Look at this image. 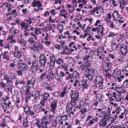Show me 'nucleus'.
I'll return each mask as SVG.
<instances>
[{
    "label": "nucleus",
    "mask_w": 128,
    "mask_h": 128,
    "mask_svg": "<svg viewBox=\"0 0 128 128\" xmlns=\"http://www.w3.org/2000/svg\"><path fill=\"white\" fill-rule=\"evenodd\" d=\"M16 77L15 74L10 72L6 74L4 76V78L6 80L7 83L9 84L12 83L13 80L16 79Z\"/></svg>",
    "instance_id": "f257e3e1"
},
{
    "label": "nucleus",
    "mask_w": 128,
    "mask_h": 128,
    "mask_svg": "<svg viewBox=\"0 0 128 128\" xmlns=\"http://www.w3.org/2000/svg\"><path fill=\"white\" fill-rule=\"evenodd\" d=\"M31 50L34 52H38L39 51L42 50L44 49L43 46L40 43H37L34 44L31 47Z\"/></svg>",
    "instance_id": "f03ea898"
},
{
    "label": "nucleus",
    "mask_w": 128,
    "mask_h": 128,
    "mask_svg": "<svg viewBox=\"0 0 128 128\" xmlns=\"http://www.w3.org/2000/svg\"><path fill=\"white\" fill-rule=\"evenodd\" d=\"M40 68L38 60L36 59H34L32 61V66L31 67V70L36 72Z\"/></svg>",
    "instance_id": "7ed1b4c3"
},
{
    "label": "nucleus",
    "mask_w": 128,
    "mask_h": 128,
    "mask_svg": "<svg viewBox=\"0 0 128 128\" xmlns=\"http://www.w3.org/2000/svg\"><path fill=\"white\" fill-rule=\"evenodd\" d=\"M39 62L42 67H44L47 62V58L44 54H40L39 58Z\"/></svg>",
    "instance_id": "20e7f679"
},
{
    "label": "nucleus",
    "mask_w": 128,
    "mask_h": 128,
    "mask_svg": "<svg viewBox=\"0 0 128 128\" xmlns=\"http://www.w3.org/2000/svg\"><path fill=\"white\" fill-rule=\"evenodd\" d=\"M51 99L52 100V101L50 105V106L51 107V111L54 112L56 108V97L55 93L51 98Z\"/></svg>",
    "instance_id": "39448f33"
},
{
    "label": "nucleus",
    "mask_w": 128,
    "mask_h": 128,
    "mask_svg": "<svg viewBox=\"0 0 128 128\" xmlns=\"http://www.w3.org/2000/svg\"><path fill=\"white\" fill-rule=\"evenodd\" d=\"M94 70L93 69H92L90 71L88 72L87 74L85 75V77L88 78L90 80H92L94 75Z\"/></svg>",
    "instance_id": "423d86ee"
},
{
    "label": "nucleus",
    "mask_w": 128,
    "mask_h": 128,
    "mask_svg": "<svg viewBox=\"0 0 128 128\" xmlns=\"http://www.w3.org/2000/svg\"><path fill=\"white\" fill-rule=\"evenodd\" d=\"M17 65L18 68L22 71L26 70L28 67L27 64L24 63H19Z\"/></svg>",
    "instance_id": "0eeeda50"
},
{
    "label": "nucleus",
    "mask_w": 128,
    "mask_h": 128,
    "mask_svg": "<svg viewBox=\"0 0 128 128\" xmlns=\"http://www.w3.org/2000/svg\"><path fill=\"white\" fill-rule=\"evenodd\" d=\"M56 61V58L53 55L50 57V63L49 67L52 69L54 66L55 62Z\"/></svg>",
    "instance_id": "6e6552de"
},
{
    "label": "nucleus",
    "mask_w": 128,
    "mask_h": 128,
    "mask_svg": "<svg viewBox=\"0 0 128 128\" xmlns=\"http://www.w3.org/2000/svg\"><path fill=\"white\" fill-rule=\"evenodd\" d=\"M127 46L124 44L121 46L120 51L121 52V54L122 56H125L127 52Z\"/></svg>",
    "instance_id": "1a4fd4ad"
},
{
    "label": "nucleus",
    "mask_w": 128,
    "mask_h": 128,
    "mask_svg": "<svg viewBox=\"0 0 128 128\" xmlns=\"http://www.w3.org/2000/svg\"><path fill=\"white\" fill-rule=\"evenodd\" d=\"M36 80L34 77H32L29 80H28L27 82V85L31 86L32 87H33L35 84Z\"/></svg>",
    "instance_id": "9d476101"
},
{
    "label": "nucleus",
    "mask_w": 128,
    "mask_h": 128,
    "mask_svg": "<svg viewBox=\"0 0 128 128\" xmlns=\"http://www.w3.org/2000/svg\"><path fill=\"white\" fill-rule=\"evenodd\" d=\"M107 122L108 120H106L105 117H104L101 119L100 122V126H105L106 125Z\"/></svg>",
    "instance_id": "9b49d317"
},
{
    "label": "nucleus",
    "mask_w": 128,
    "mask_h": 128,
    "mask_svg": "<svg viewBox=\"0 0 128 128\" xmlns=\"http://www.w3.org/2000/svg\"><path fill=\"white\" fill-rule=\"evenodd\" d=\"M2 55L3 56L2 58L4 59H6L7 60H10V55L7 52L4 51L2 54Z\"/></svg>",
    "instance_id": "f8f14e48"
},
{
    "label": "nucleus",
    "mask_w": 128,
    "mask_h": 128,
    "mask_svg": "<svg viewBox=\"0 0 128 128\" xmlns=\"http://www.w3.org/2000/svg\"><path fill=\"white\" fill-rule=\"evenodd\" d=\"M112 16L115 21H118V20L117 19V18H119L120 15L118 12L115 11L113 13Z\"/></svg>",
    "instance_id": "ddd939ff"
},
{
    "label": "nucleus",
    "mask_w": 128,
    "mask_h": 128,
    "mask_svg": "<svg viewBox=\"0 0 128 128\" xmlns=\"http://www.w3.org/2000/svg\"><path fill=\"white\" fill-rule=\"evenodd\" d=\"M32 5L34 7H35L36 6H38V7H42V5L41 4L40 1L37 0L36 1L34 0L32 3Z\"/></svg>",
    "instance_id": "4468645a"
},
{
    "label": "nucleus",
    "mask_w": 128,
    "mask_h": 128,
    "mask_svg": "<svg viewBox=\"0 0 128 128\" xmlns=\"http://www.w3.org/2000/svg\"><path fill=\"white\" fill-rule=\"evenodd\" d=\"M49 119L48 118L44 117L41 120V122L42 124H44L46 126L48 124H49Z\"/></svg>",
    "instance_id": "2eb2a0df"
},
{
    "label": "nucleus",
    "mask_w": 128,
    "mask_h": 128,
    "mask_svg": "<svg viewBox=\"0 0 128 128\" xmlns=\"http://www.w3.org/2000/svg\"><path fill=\"white\" fill-rule=\"evenodd\" d=\"M103 78L102 77L100 76L99 78V80L96 82V87H98L102 86V85L103 82L102 81Z\"/></svg>",
    "instance_id": "dca6fc26"
},
{
    "label": "nucleus",
    "mask_w": 128,
    "mask_h": 128,
    "mask_svg": "<svg viewBox=\"0 0 128 128\" xmlns=\"http://www.w3.org/2000/svg\"><path fill=\"white\" fill-rule=\"evenodd\" d=\"M40 93L39 91H37L34 94V101L36 102L40 99Z\"/></svg>",
    "instance_id": "f3484780"
},
{
    "label": "nucleus",
    "mask_w": 128,
    "mask_h": 128,
    "mask_svg": "<svg viewBox=\"0 0 128 128\" xmlns=\"http://www.w3.org/2000/svg\"><path fill=\"white\" fill-rule=\"evenodd\" d=\"M79 96L78 93L76 91H74V92L71 94V98L78 100Z\"/></svg>",
    "instance_id": "a211bd4d"
},
{
    "label": "nucleus",
    "mask_w": 128,
    "mask_h": 128,
    "mask_svg": "<svg viewBox=\"0 0 128 128\" xmlns=\"http://www.w3.org/2000/svg\"><path fill=\"white\" fill-rule=\"evenodd\" d=\"M37 40V38H36V37L33 38L31 37L28 39V41L29 43L30 44H35V40Z\"/></svg>",
    "instance_id": "6ab92c4d"
},
{
    "label": "nucleus",
    "mask_w": 128,
    "mask_h": 128,
    "mask_svg": "<svg viewBox=\"0 0 128 128\" xmlns=\"http://www.w3.org/2000/svg\"><path fill=\"white\" fill-rule=\"evenodd\" d=\"M23 125L25 128H28V120L26 118H23Z\"/></svg>",
    "instance_id": "aec40b11"
},
{
    "label": "nucleus",
    "mask_w": 128,
    "mask_h": 128,
    "mask_svg": "<svg viewBox=\"0 0 128 128\" xmlns=\"http://www.w3.org/2000/svg\"><path fill=\"white\" fill-rule=\"evenodd\" d=\"M54 74L53 73V71H51L49 72L47 76V78L48 80H52L54 77Z\"/></svg>",
    "instance_id": "412c9836"
},
{
    "label": "nucleus",
    "mask_w": 128,
    "mask_h": 128,
    "mask_svg": "<svg viewBox=\"0 0 128 128\" xmlns=\"http://www.w3.org/2000/svg\"><path fill=\"white\" fill-rule=\"evenodd\" d=\"M81 85H82V86H80V84L79 83L78 84V85L79 86L83 88L86 89L87 88L88 86H85L86 85L87 83L86 82V81H82L81 82Z\"/></svg>",
    "instance_id": "4be33fe9"
},
{
    "label": "nucleus",
    "mask_w": 128,
    "mask_h": 128,
    "mask_svg": "<svg viewBox=\"0 0 128 128\" xmlns=\"http://www.w3.org/2000/svg\"><path fill=\"white\" fill-rule=\"evenodd\" d=\"M26 114L27 116H32L34 115L35 113L33 111L31 110L30 109L28 110V112L26 111Z\"/></svg>",
    "instance_id": "5701e85b"
},
{
    "label": "nucleus",
    "mask_w": 128,
    "mask_h": 128,
    "mask_svg": "<svg viewBox=\"0 0 128 128\" xmlns=\"http://www.w3.org/2000/svg\"><path fill=\"white\" fill-rule=\"evenodd\" d=\"M80 68L82 71H85L86 72H88L90 71V70H92L91 69H88L83 65H82Z\"/></svg>",
    "instance_id": "b1692460"
},
{
    "label": "nucleus",
    "mask_w": 128,
    "mask_h": 128,
    "mask_svg": "<svg viewBox=\"0 0 128 128\" xmlns=\"http://www.w3.org/2000/svg\"><path fill=\"white\" fill-rule=\"evenodd\" d=\"M88 69H91L90 68V66H91V64L90 63V62H85L83 64Z\"/></svg>",
    "instance_id": "393cba45"
},
{
    "label": "nucleus",
    "mask_w": 128,
    "mask_h": 128,
    "mask_svg": "<svg viewBox=\"0 0 128 128\" xmlns=\"http://www.w3.org/2000/svg\"><path fill=\"white\" fill-rule=\"evenodd\" d=\"M44 96L43 99L46 101L49 98L50 96L49 94L48 93H46L45 94H43Z\"/></svg>",
    "instance_id": "a878e982"
},
{
    "label": "nucleus",
    "mask_w": 128,
    "mask_h": 128,
    "mask_svg": "<svg viewBox=\"0 0 128 128\" xmlns=\"http://www.w3.org/2000/svg\"><path fill=\"white\" fill-rule=\"evenodd\" d=\"M21 55V54L19 51H16L14 52V56L16 58H20Z\"/></svg>",
    "instance_id": "bb28decb"
},
{
    "label": "nucleus",
    "mask_w": 128,
    "mask_h": 128,
    "mask_svg": "<svg viewBox=\"0 0 128 128\" xmlns=\"http://www.w3.org/2000/svg\"><path fill=\"white\" fill-rule=\"evenodd\" d=\"M19 32L18 30L16 29H15L14 30H12L10 32L12 34H13V36H14L16 34H17Z\"/></svg>",
    "instance_id": "cd10ccee"
},
{
    "label": "nucleus",
    "mask_w": 128,
    "mask_h": 128,
    "mask_svg": "<svg viewBox=\"0 0 128 128\" xmlns=\"http://www.w3.org/2000/svg\"><path fill=\"white\" fill-rule=\"evenodd\" d=\"M6 85H7V84L4 83L3 82H0V87H1L2 88H5Z\"/></svg>",
    "instance_id": "c85d7f7f"
},
{
    "label": "nucleus",
    "mask_w": 128,
    "mask_h": 128,
    "mask_svg": "<svg viewBox=\"0 0 128 128\" xmlns=\"http://www.w3.org/2000/svg\"><path fill=\"white\" fill-rule=\"evenodd\" d=\"M23 108L24 110V112L26 114V112L28 111L30 109L29 106H28L26 105V106L23 107Z\"/></svg>",
    "instance_id": "c756f323"
},
{
    "label": "nucleus",
    "mask_w": 128,
    "mask_h": 128,
    "mask_svg": "<svg viewBox=\"0 0 128 128\" xmlns=\"http://www.w3.org/2000/svg\"><path fill=\"white\" fill-rule=\"evenodd\" d=\"M18 42L21 45L23 46H25L26 44L25 42L22 40V39L21 40H18Z\"/></svg>",
    "instance_id": "7c9ffc66"
},
{
    "label": "nucleus",
    "mask_w": 128,
    "mask_h": 128,
    "mask_svg": "<svg viewBox=\"0 0 128 128\" xmlns=\"http://www.w3.org/2000/svg\"><path fill=\"white\" fill-rule=\"evenodd\" d=\"M50 112H52V114H50L49 115V118H50V119H51L52 118H54V115L55 114V110H54V112H53L51 111V109H50Z\"/></svg>",
    "instance_id": "2f4dec72"
},
{
    "label": "nucleus",
    "mask_w": 128,
    "mask_h": 128,
    "mask_svg": "<svg viewBox=\"0 0 128 128\" xmlns=\"http://www.w3.org/2000/svg\"><path fill=\"white\" fill-rule=\"evenodd\" d=\"M117 46L116 44H114L112 46V51H115L117 48Z\"/></svg>",
    "instance_id": "473e14b6"
},
{
    "label": "nucleus",
    "mask_w": 128,
    "mask_h": 128,
    "mask_svg": "<svg viewBox=\"0 0 128 128\" xmlns=\"http://www.w3.org/2000/svg\"><path fill=\"white\" fill-rule=\"evenodd\" d=\"M104 28L103 26H102L101 28H99L98 30L97 31V33L100 32L101 34H102L104 31ZM103 35L102 34V35Z\"/></svg>",
    "instance_id": "72a5a7b5"
},
{
    "label": "nucleus",
    "mask_w": 128,
    "mask_h": 128,
    "mask_svg": "<svg viewBox=\"0 0 128 128\" xmlns=\"http://www.w3.org/2000/svg\"><path fill=\"white\" fill-rule=\"evenodd\" d=\"M6 7L8 8L7 10L8 12H10L12 8H11V5L10 4H7L6 5Z\"/></svg>",
    "instance_id": "f704fd0d"
},
{
    "label": "nucleus",
    "mask_w": 128,
    "mask_h": 128,
    "mask_svg": "<svg viewBox=\"0 0 128 128\" xmlns=\"http://www.w3.org/2000/svg\"><path fill=\"white\" fill-rule=\"evenodd\" d=\"M46 101L43 99L41 100L40 103L41 105L42 106H43L45 105Z\"/></svg>",
    "instance_id": "c9c22d12"
},
{
    "label": "nucleus",
    "mask_w": 128,
    "mask_h": 128,
    "mask_svg": "<svg viewBox=\"0 0 128 128\" xmlns=\"http://www.w3.org/2000/svg\"><path fill=\"white\" fill-rule=\"evenodd\" d=\"M22 70H18L17 72V73L18 76H22L23 74V73L22 72Z\"/></svg>",
    "instance_id": "e433bc0d"
},
{
    "label": "nucleus",
    "mask_w": 128,
    "mask_h": 128,
    "mask_svg": "<svg viewBox=\"0 0 128 128\" xmlns=\"http://www.w3.org/2000/svg\"><path fill=\"white\" fill-rule=\"evenodd\" d=\"M31 94L30 93L28 95H27L26 97V102L28 101V100L31 98Z\"/></svg>",
    "instance_id": "4c0bfd02"
},
{
    "label": "nucleus",
    "mask_w": 128,
    "mask_h": 128,
    "mask_svg": "<svg viewBox=\"0 0 128 128\" xmlns=\"http://www.w3.org/2000/svg\"><path fill=\"white\" fill-rule=\"evenodd\" d=\"M100 7H101L102 8V10H103V9L102 8L101 6H100V7H99L98 6H97L96 8H93V10H92L93 11H94V12H95L96 11L99 10L100 9Z\"/></svg>",
    "instance_id": "58836bf2"
},
{
    "label": "nucleus",
    "mask_w": 128,
    "mask_h": 128,
    "mask_svg": "<svg viewBox=\"0 0 128 128\" xmlns=\"http://www.w3.org/2000/svg\"><path fill=\"white\" fill-rule=\"evenodd\" d=\"M77 100L73 98H71V101L70 104L74 103V104H76L77 102Z\"/></svg>",
    "instance_id": "ea45409f"
},
{
    "label": "nucleus",
    "mask_w": 128,
    "mask_h": 128,
    "mask_svg": "<svg viewBox=\"0 0 128 128\" xmlns=\"http://www.w3.org/2000/svg\"><path fill=\"white\" fill-rule=\"evenodd\" d=\"M66 88H64V89L63 92L61 93V97H62V98L64 96L65 94H66Z\"/></svg>",
    "instance_id": "a19ab883"
},
{
    "label": "nucleus",
    "mask_w": 128,
    "mask_h": 128,
    "mask_svg": "<svg viewBox=\"0 0 128 128\" xmlns=\"http://www.w3.org/2000/svg\"><path fill=\"white\" fill-rule=\"evenodd\" d=\"M109 33L110 34L108 35V36L109 37H113L114 36L116 35V34H114V32H109Z\"/></svg>",
    "instance_id": "79ce46f5"
},
{
    "label": "nucleus",
    "mask_w": 128,
    "mask_h": 128,
    "mask_svg": "<svg viewBox=\"0 0 128 128\" xmlns=\"http://www.w3.org/2000/svg\"><path fill=\"white\" fill-rule=\"evenodd\" d=\"M6 119L4 118V120L2 121V123L1 124V126L3 127H5L6 126V125L5 124V120Z\"/></svg>",
    "instance_id": "37998d69"
},
{
    "label": "nucleus",
    "mask_w": 128,
    "mask_h": 128,
    "mask_svg": "<svg viewBox=\"0 0 128 128\" xmlns=\"http://www.w3.org/2000/svg\"><path fill=\"white\" fill-rule=\"evenodd\" d=\"M2 106L4 110V112H6L7 110V105H2Z\"/></svg>",
    "instance_id": "c03bdc74"
},
{
    "label": "nucleus",
    "mask_w": 128,
    "mask_h": 128,
    "mask_svg": "<svg viewBox=\"0 0 128 128\" xmlns=\"http://www.w3.org/2000/svg\"><path fill=\"white\" fill-rule=\"evenodd\" d=\"M39 128H48L46 125L42 124L39 127Z\"/></svg>",
    "instance_id": "a18cd8bd"
},
{
    "label": "nucleus",
    "mask_w": 128,
    "mask_h": 128,
    "mask_svg": "<svg viewBox=\"0 0 128 128\" xmlns=\"http://www.w3.org/2000/svg\"><path fill=\"white\" fill-rule=\"evenodd\" d=\"M46 74V73H44L42 74L40 76V78L41 80L44 79V77Z\"/></svg>",
    "instance_id": "49530a36"
},
{
    "label": "nucleus",
    "mask_w": 128,
    "mask_h": 128,
    "mask_svg": "<svg viewBox=\"0 0 128 128\" xmlns=\"http://www.w3.org/2000/svg\"><path fill=\"white\" fill-rule=\"evenodd\" d=\"M120 111V108L119 107H118L116 108V114H118Z\"/></svg>",
    "instance_id": "de8ad7c7"
},
{
    "label": "nucleus",
    "mask_w": 128,
    "mask_h": 128,
    "mask_svg": "<svg viewBox=\"0 0 128 128\" xmlns=\"http://www.w3.org/2000/svg\"><path fill=\"white\" fill-rule=\"evenodd\" d=\"M7 90L8 92H10L12 91V86L10 85H8Z\"/></svg>",
    "instance_id": "09e8293b"
},
{
    "label": "nucleus",
    "mask_w": 128,
    "mask_h": 128,
    "mask_svg": "<svg viewBox=\"0 0 128 128\" xmlns=\"http://www.w3.org/2000/svg\"><path fill=\"white\" fill-rule=\"evenodd\" d=\"M57 28L58 29L60 33H61L62 31L63 30V26H57Z\"/></svg>",
    "instance_id": "8fccbe9b"
},
{
    "label": "nucleus",
    "mask_w": 128,
    "mask_h": 128,
    "mask_svg": "<svg viewBox=\"0 0 128 128\" xmlns=\"http://www.w3.org/2000/svg\"><path fill=\"white\" fill-rule=\"evenodd\" d=\"M39 122L40 121L38 120L35 123V124L38 127H39L42 124V122H41L40 124H39Z\"/></svg>",
    "instance_id": "3c124183"
},
{
    "label": "nucleus",
    "mask_w": 128,
    "mask_h": 128,
    "mask_svg": "<svg viewBox=\"0 0 128 128\" xmlns=\"http://www.w3.org/2000/svg\"><path fill=\"white\" fill-rule=\"evenodd\" d=\"M20 98L19 97L17 98L16 99V104L17 106H18V104H17V103H19L20 102Z\"/></svg>",
    "instance_id": "603ef678"
},
{
    "label": "nucleus",
    "mask_w": 128,
    "mask_h": 128,
    "mask_svg": "<svg viewBox=\"0 0 128 128\" xmlns=\"http://www.w3.org/2000/svg\"><path fill=\"white\" fill-rule=\"evenodd\" d=\"M51 42L50 41L46 40L44 42V44L47 46H48L50 44Z\"/></svg>",
    "instance_id": "864d4df0"
},
{
    "label": "nucleus",
    "mask_w": 128,
    "mask_h": 128,
    "mask_svg": "<svg viewBox=\"0 0 128 128\" xmlns=\"http://www.w3.org/2000/svg\"><path fill=\"white\" fill-rule=\"evenodd\" d=\"M9 65L10 66L11 68H12L14 67L15 64L14 63L12 62V63H10V64Z\"/></svg>",
    "instance_id": "5fc2aeb1"
},
{
    "label": "nucleus",
    "mask_w": 128,
    "mask_h": 128,
    "mask_svg": "<svg viewBox=\"0 0 128 128\" xmlns=\"http://www.w3.org/2000/svg\"><path fill=\"white\" fill-rule=\"evenodd\" d=\"M120 73V71H118V70H115L114 72V74H115V75H118Z\"/></svg>",
    "instance_id": "6e6d98bb"
},
{
    "label": "nucleus",
    "mask_w": 128,
    "mask_h": 128,
    "mask_svg": "<svg viewBox=\"0 0 128 128\" xmlns=\"http://www.w3.org/2000/svg\"><path fill=\"white\" fill-rule=\"evenodd\" d=\"M55 10L54 9H52L50 12L52 15H55L56 14L55 12Z\"/></svg>",
    "instance_id": "4d7b16f0"
},
{
    "label": "nucleus",
    "mask_w": 128,
    "mask_h": 128,
    "mask_svg": "<svg viewBox=\"0 0 128 128\" xmlns=\"http://www.w3.org/2000/svg\"><path fill=\"white\" fill-rule=\"evenodd\" d=\"M46 30L47 31H48L50 30H51L52 29V28H51V27L49 26H47L46 27Z\"/></svg>",
    "instance_id": "13d9d810"
},
{
    "label": "nucleus",
    "mask_w": 128,
    "mask_h": 128,
    "mask_svg": "<svg viewBox=\"0 0 128 128\" xmlns=\"http://www.w3.org/2000/svg\"><path fill=\"white\" fill-rule=\"evenodd\" d=\"M118 114H116L115 117L113 118L112 120V122H114V120H116V119L117 117L118 116Z\"/></svg>",
    "instance_id": "bf43d9fd"
},
{
    "label": "nucleus",
    "mask_w": 128,
    "mask_h": 128,
    "mask_svg": "<svg viewBox=\"0 0 128 128\" xmlns=\"http://www.w3.org/2000/svg\"><path fill=\"white\" fill-rule=\"evenodd\" d=\"M50 13L48 11H46L45 13L44 16L45 17H46L48 16L49 15Z\"/></svg>",
    "instance_id": "052dcab7"
},
{
    "label": "nucleus",
    "mask_w": 128,
    "mask_h": 128,
    "mask_svg": "<svg viewBox=\"0 0 128 128\" xmlns=\"http://www.w3.org/2000/svg\"><path fill=\"white\" fill-rule=\"evenodd\" d=\"M27 10L26 8H25L24 9H23L22 10V12H23L24 14H25L27 13Z\"/></svg>",
    "instance_id": "680f3d73"
},
{
    "label": "nucleus",
    "mask_w": 128,
    "mask_h": 128,
    "mask_svg": "<svg viewBox=\"0 0 128 128\" xmlns=\"http://www.w3.org/2000/svg\"><path fill=\"white\" fill-rule=\"evenodd\" d=\"M94 119H93L92 120H91L89 122H88V125H89L90 124L92 125L94 123Z\"/></svg>",
    "instance_id": "e2e57ef3"
},
{
    "label": "nucleus",
    "mask_w": 128,
    "mask_h": 128,
    "mask_svg": "<svg viewBox=\"0 0 128 128\" xmlns=\"http://www.w3.org/2000/svg\"><path fill=\"white\" fill-rule=\"evenodd\" d=\"M124 84L126 86H128V79L126 80L125 81H124Z\"/></svg>",
    "instance_id": "0e129e2a"
},
{
    "label": "nucleus",
    "mask_w": 128,
    "mask_h": 128,
    "mask_svg": "<svg viewBox=\"0 0 128 128\" xmlns=\"http://www.w3.org/2000/svg\"><path fill=\"white\" fill-rule=\"evenodd\" d=\"M26 92L25 93V94H30V90L29 89L26 88Z\"/></svg>",
    "instance_id": "69168bd1"
},
{
    "label": "nucleus",
    "mask_w": 128,
    "mask_h": 128,
    "mask_svg": "<svg viewBox=\"0 0 128 128\" xmlns=\"http://www.w3.org/2000/svg\"><path fill=\"white\" fill-rule=\"evenodd\" d=\"M78 82V80H76L74 84V86H76L77 85V84Z\"/></svg>",
    "instance_id": "338daca9"
},
{
    "label": "nucleus",
    "mask_w": 128,
    "mask_h": 128,
    "mask_svg": "<svg viewBox=\"0 0 128 128\" xmlns=\"http://www.w3.org/2000/svg\"><path fill=\"white\" fill-rule=\"evenodd\" d=\"M120 126H112L110 128H120Z\"/></svg>",
    "instance_id": "774afa93"
}]
</instances>
